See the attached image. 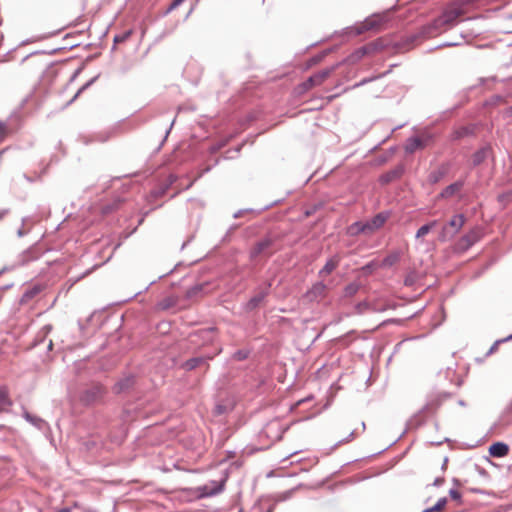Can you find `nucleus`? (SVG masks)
Returning <instances> with one entry per match:
<instances>
[{"instance_id":"obj_1","label":"nucleus","mask_w":512,"mask_h":512,"mask_svg":"<svg viewBox=\"0 0 512 512\" xmlns=\"http://www.w3.org/2000/svg\"><path fill=\"white\" fill-rule=\"evenodd\" d=\"M465 216L463 214H456L452 219L442 227L439 232L438 239L440 242H447L454 238V236L461 230L465 224Z\"/></svg>"},{"instance_id":"obj_2","label":"nucleus","mask_w":512,"mask_h":512,"mask_svg":"<svg viewBox=\"0 0 512 512\" xmlns=\"http://www.w3.org/2000/svg\"><path fill=\"white\" fill-rule=\"evenodd\" d=\"M387 21H388V12L374 14L371 17H368L367 19H365V21L363 22V24L357 30L356 33L360 34L367 30L377 29Z\"/></svg>"},{"instance_id":"obj_3","label":"nucleus","mask_w":512,"mask_h":512,"mask_svg":"<svg viewBox=\"0 0 512 512\" xmlns=\"http://www.w3.org/2000/svg\"><path fill=\"white\" fill-rule=\"evenodd\" d=\"M463 14V9L458 5H451L447 7L441 14L442 21L446 23L448 28L454 26L457 20Z\"/></svg>"},{"instance_id":"obj_4","label":"nucleus","mask_w":512,"mask_h":512,"mask_svg":"<svg viewBox=\"0 0 512 512\" xmlns=\"http://www.w3.org/2000/svg\"><path fill=\"white\" fill-rule=\"evenodd\" d=\"M448 29V26L444 21H442L441 15L433 20L430 24L423 27V35L426 37H433L441 33L442 31Z\"/></svg>"},{"instance_id":"obj_5","label":"nucleus","mask_w":512,"mask_h":512,"mask_svg":"<svg viewBox=\"0 0 512 512\" xmlns=\"http://www.w3.org/2000/svg\"><path fill=\"white\" fill-rule=\"evenodd\" d=\"M340 261L341 257L338 254L333 255L331 258L327 260L324 267L319 271V276L325 277L326 275L331 274L337 268Z\"/></svg>"},{"instance_id":"obj_6","label":"nucleus","mask_w":512,"mask_h":512,"mask_svg":"<svg viewBox=\"0 0 512 512\" xmlns=\"http://www.w3.org/2000/svg\"><path fill=\"white\" fill-rule=\"evenodd\" d=\"M224 487V480L220 482L213 481L210 484H205L201 488L202 496H213L220 493Z\"/></svg>"},{"instance_id":"obj_7","label":"nucleus","mask_w":512,"mask_h":512,"mask_svg":"<svg viewBox=\"0 0 512 512\" xmlns=\"http://www.w3.org/2000/svg\"><path fill=\"white\" fill-rule=\"evenodd\" d=\"M480 238V232L477 230V229H473L471 230L470 232H468L467 234H465L461 239H460V246L463 248V249H468L469 247H471L474 243H476Z\"/></svg>"},{"instance_id":"obj_8","label":"nucleus","mask_w":512,"mask_h":512,"mask_svg":"<svg viewBox=\"0 0 512 512\" xmlns=\"http://www.w3.org/2000/svg\"><path fill=\"white\" fill-rule=\"evenodd\" d=\"M387 219V216L380 213L373 217L371 220L366 221V227L369 234L382 227Z\"/></svg>"},{"instance_id":"obj_9","label":"nucleus","mask_w":512,"mask_h":512,"mask_svg":"<svg viewBox=\"0 0 512 512\" xmlns=\"http://www.w3.org/2000/svg\"><path fill=\"white\" fill-rule=\"evenodd\" d=\"M509 448L502 442L494 443L489 448V453L493 457H504L508 454Z\"/></svg>"},{"instance_id":"obj_10","label":"nucleus","mask_w":512,"mask_h":512,"mask_svg":"<svg viewBox=\"0 0 512 512\" xmlns=\"http://www.w3.org/2000/svg\"><path fill=\"white\" fill-rule=\"evenodd\" d=\"M403 170L404 169L402 166L396 167L395 169L381 175L380 182L382 184H387V183L399 178L402 175Z\"/></svg>"},{"instance_id":"obj_11","label":"nucleus","mask_w":512,"mask_h":512,"mask_svg":"<svg viewBox=\"0 0 512 512\" xmlns=\"http://www.w3.org/2000/svg\"><path fill=\"white\" fill-rule=\"evenodd\" d=\"M424 146V142L419 137H411L407 140L405 144V151L409 154L414 153L416 150L422 148Z\"/></svg>"},{"instance_id":"obj_12","label":"nucleus","mask_w":512,"mask_h":512,"mask_svg":"<svg viewBox=\"0 0 512 512\" xmlns=\"http://www.w3.org/2000/svg\"><path fill=\"white\" fill-rule=\"evenodd\" d=\"M328 75H329V70L321 71V72L311 76L305 83V86L312 87L314 85H319L328 77Z\"/></svg>"},{"instance_id":"obj_13","label":"nucleus","mask_w":512,"mask_h":512,"mask_svg":"<svg viewBox=\"0 0 512 512\" xmlns=\"http://www.w3.org/2000/svg\"><path fill=\"white\" fill-rule=\"evenodd\" d=\"M327 286L323 282L315 283L312 288L308 292V297L310 299H316L324 295Z\"/></svg>"},{"instance_id":"obj_14","label":"nucleus","mask_w":512,"mask_h":512,"mask_svg":"<svg viewBox=\"0 0 512 512\" xmlns=\"http://www.w3.org/2000/svg\"><path fill=\"white\" fill-rule=\"evenodd\" d=\"M462 186H463L462 181H457L455 183H452L441 192L440 197L441 198H449V197L453 196L454 194H456L458 191H460Z\"/></svg>"},{"instance_id":"obj_15","label":"nucleus","mask_w":512,"mask_h":512,"mask_svg":"<svg viewBox=\"0 0 512 512\" xmlns=\"http://www.w3.org/2000/svg\"><path fill=\"white\" fill-rule=\"evenodd\" d=\"M348 233L352 236L358 235L360 233L369 234L368 229L366 227V222H355L348 228Z\"/></svg>"},{"instance_id":"obj_16","label":"nucleus","mask_w":512,"mask_h":512,"mask_svg":"<svg viewBox=\"0 0 512 512\" xmlns=\"http://www.w3.org/2000/svg\"><path fill=\"white\" fill-rule=\"evenodd\" d=\"M438 225L437 220H433L425 225H422L416 232L415 238L420 239L426 236L432 229Z\"/></svg>"},{"instance_id":"obj_17","label":"nucleus","mask_w":512,"mask_h":512,"mask_svg":"<svg viewBox=\"0 0 512 512\" xmlns=\"http://www.w3.org/2000/svg\"><path fill=\"white\" fill-rule=\"evenodd\" d=\"M270 244H271V242L268 239L258 242L251 251V257L255 258V257L259 256L270 246Z\"/></svg>"},{"instance_id":"obj_18","label":"nucleus","mask_w":512,"mask_h":512,"mask_svg":"<svg viewBox=\"0 0 512 512\" xmlns=\"http://www.w3.org/2000/svg\"><path fill=\"white\" fill-rule=\"evenodd\" d=\"M489 152H490L489 148H482V149L478 150L477 152H475L472 157L473 165L477 166V165L481 164L486 159V157L489 155Z\"/></svg>"},{"instance_id":"obj_19","label":"nucleus","mask_w":512,"mask_h":512,"mask_svg":"<svg viewBox=\"0 0 512 512\" xmlns=\"http://www.w3.org/2000/svg\"><path fill=\"white\" fill-rule=\"evenodd\" d=\"M132 383H133L132 376L125 377L115 384L114 390L117 393H120V392L126 390L127 388H129L132 385Z\"/></svg>"},{"instance_id":"obj_20","label":"nucleus","mask_w":512,"mask_h":512,"mask_svg":"<svg viewBox=\"0 0 512 512\" xmlns=\"http://www.w3.org/2000/svg\"><path fill=\"white\" fill-rule=\"evenodd\" d=\"M11 406V400L5 388H0V412L8 410Z\"/></svg>"},{"instance_id":"obj_21","label":"nucleus","mask_w":512,"mask_h":512,"mask_svg":"<svg viewBox=\"0 0 512 512\" xmlns=\"http://www.w3.org/2000/svg\"><path fill=\"white\" fill-rule=\"evenodd\" d=\"M24 418L29 423H31L32 425H34L35 427H37L40 430L44 429L46 426V422L44 420H42L41 418H38L36 416H33V415L29 414L28 412L24 413Z\"/></svg>"},{"instance_id":"obj_22","label":"nucleus","mask_w":512,"mask_h":512,"mask_svg":"<svg viewBox=\"0 0 512 512\" xmlns=\"http://www.w3.org/2000/svg\"><path fill=\"white\" fill-rule=\"evenodd\" d=\"M204 362H205L204 357H194V358L187 360L183 364V367L185 370H193L194 368L198 367L200 364H202Z\"/></svg>"},{"instance_id":"obj_23","label":"nucleus","mask_w":512,"mask_h":512,"mask_svg":"<svg viewBox=\"0 0 512 512\" xmlns=\"http://www.w3.org/2000/svg\"><path fill=\"white\" fill-rule=\"evenodd\" d=\"M447 504V499L445 497L440 498L434 506L424 510L423 512H438L441 511Z\"/></svg>"},{"instance_id":"obj_24","label":"nucleus","mask_w":512,"mask_h":512,"mask_svg":"<svg viewBox=\"0 0 512 512\" xmlns=\"http://www.w3.org/2000/svg\"><path fill=\"white\" fill-rule=\"evenodd\" d=\"M399 259V256L397 254H391L387 257H385L381 263V267H390L394 265Z\"/></svg>"},{"instance_id":"obj_25","label":"nucleus","mask_w":512,"mask_h":512,"mask_svg":"<svg viewBox=\"0 0 512 512\" xmlns=\"http://www.w3.org/2000/svg\"><path fill=\"white\" fill-rule=\"evenodd\" d=\"M358 288H359V286L356 283L349 284L345 288L346 295H348V296L354 295L358 291Z\"/></svg>"},{"instance_id":"obj_26","label":"nucleus","mask_w":512,"mask_h":512,"mask_svg":"<svg viewBox=\"0 0 512 512\" xmlns=\"http://www.w3.org/2000/svg\"><path fill=\"white\" fill-rule=\"evenodd\" d=\"M130 35H131V31H126L121 35H116L114 37V42L115 43L124 42L125 40H127L130 37Z\"/></svg>"},{"instance_id":"obj_27","label":"nucleus","mask_w":512,"mask_h":512,"mask_svg":"<svg viewBox=\"0 0 512 512\" xmlns=\"http://www.w3.org/2000/svg\"><path fill=\"white\" fill-rule=\"evenodd\" d=\"M262 299H263V295H258V296L253 297V298L249 301V303H248L249 307H250V308H255V307H257V306H258V304L262 301Z\"/></svg>"},{"instance_id":"obj_28","label":"nucleus","mask_w":512,"mask_h":512,"mask_svg":"<svg viewBox=\"0 0 512 512\" xmlns=\"http://www.w3.org/2000/svg\"><path fill=\"white\" fill-rule=\"evenodd\" d=\"M185 0H173V2L170 4V6L167 9V13L171 12L172 10L176 9L178 6H180Z\"/></svg>"},{"instance_id":"obj_29","label":"nucleus","mask_w":512,"mask_h":512,"mask_svg":"<svg viewBox=\"0 0 512 512\" xmlns=\"http://www.w3.org/2000/svg\"><path fill=\"white\" fill-rule=\"evenodd\" d=\"M185 0H173V2L170 4V6L167 9V13L171 12L172 10L176 9L178 6H180Z\"/></svg>"},{"instance_id":"obj_30","label":"nucleus","mask_w":512,"mask_h":512,"mask_svg":"<svg viewBox=\"0 0 512 512\" xmlns=\"http://www.w3.org/2000/svg\"><path fill=\"white\" fill-rule=\"evenodd\" d=\"M185 0H173V2L170 4V6L167 9V13L171 12L172 10L176 9L178 6H180Z\"/></svg>"},{"instance_id":"obj_31","label":"nucleus","mask_w":512,"mask_h":512,"mask_svg":"<svg viewBox=\"0 0 512 512\" xmlns=\"http://www.w3.org/2000/svg\"><path fill=\"white\" fill-rule=\"evenodd\" d=\"M449 495H450V497H451L452 499H454V500H458V499H460V497H461L460 493H459L457 490H455V489H451V490L449 491Z\"/></svg>"},{"instance_id":"obj_32","label":"nucleus","mask_w":512,"mask_h":512,"mask_svg":"<svg viewBox=\"0 0 512 512\" xmlns=\"http://www.w3.org/2000/svg\"><path fill=\"white\" fill-rule=\"evenodd\" d=\"M93 82V80H91L90 82L86 83L84 86H82L78 92L75 94V96L73 97V99L71 101H74L79 95L80 93L85 90L91 83Z\"/></svg>"},{"instance_id":"obj_33","label":"nucleus","mask_w":512,"mask_h":512,"mask_svg":"<svg viewBox=\"0 0 512 512\" xmlns=\"http://www.w3.org/2000/svg\"><path fill=\"white\" fill-rule=\"evenodd\" d=\"M366 51H367V48H366V47H362V48H360V49L356 52V54H357V56H358V57H361V56H363V55H365V54H366Z\"/></svg>"},{"instance_id":"obj_34","label":"nucleus","mask_w":512,"mask_h":512,"mask_svg":"<svg viewBox=\"0 0 512 512\" xmlns=\"http://www.w3.org/2000/svg\"><path fill=\"white\" fill-rule=\"evenodd\" d=\"M235 357L238 359V360H242V359H245L246 358V354L243 353V352H237L235 354Z\"/></svg>"},{"instance_id":"obj_35","label":"nucleus","mask_w":512,"mask_h":512,"mask_svg":"<svg viewBox=\"0 0 512 512\" xmlns=\"http://www.w3.org/2000/svg\"><path fill=\"white\" fill-rule=\"evenodd\" d=\"M511 339H512V334H511V335H509V336H508L507 338H505V339L497 340V341L495 342V345H498V344H500V343H503V342L508 341V340H511Z\"/></svg>"},{"instance_id":"obj_36","label":"nucleus","mask_w":512,"mask_h":512,"mask_svg":"<svg viewBox=\"0 0 512 512\" xmlns=\"http://www.w3.org/2000/svg\"><path fill=\"white\" fill-rule=\"evenodd\" d=\"M444 482L443 478H436L433 485L434 486H440Z\"/></svg>"},{"instance_id":"obj_37","label":"nucleus","mask_w":512,"mask_h":512,"mask_svg":"<svg viewBox=\"0 0 512 512\" xmlns=\"http://www.w3.org/2000/svg\"><path fill=\"white\" fill-rule=\"evenodd\" d=\"M25 233H26V232H25L22 228H20V229L17 231V234H18V236H19V237L24 236V235H25Z\"/></svg>"},{"instance_id":"obj_38","label":"nucleus","mask_w":512,"mask_h":512,"mask_svg":"<svg viewBox=\"0 0 512 512\" xmlns=\"http://www.w3.org/2000/svg\"><path fill=\"white\" fill-rule=\"evenodd\" d=\"M373 268V263H369L363 267V270H371Z\"/></svg>"},{"instance_id":"obj_39","label":"nucleus","mask_w":512,"mask_h":512,"mask_svg":"<svg viewBox=\"0 0 512 512\" xmlns=\"http://www.w3.org/2000/svg\"><path fill=\"white\" fill-rule=\"evenodd\" d=\"M56 512H71V509L70 508H62Z\"/></svg>"},{"instance_id":"obj_40","label":"nucleus","mask_w":512,"mask_h":512,"mask_svg":"<svg viewBox=\"0 0 512 512\" xmlns=\"http://www.w3.org/2000/svg\"><path fill=\"white\" fill-rule=\"evenodd\" d=\"M5 130V125L0 122V133H3Z\"/></svg>"},{"instance_id":"obj_41","label":"nucleus","mask_w":512,"mask_h":512,"mask_svg":"<svg viewBox=\"0 0 512 512\" xmlns=\"http://www.w3.org/2000/svg\"><path fill=\"white\" fill-rule=\"evenodd\" d=\"M35 293L36 291H30L29 293L27 292L25 296H33Z\"/></svg>"},{"instance_id":"obj_42","label":"nucleus","mask_w":512,"mask_h":512,"mask_svg":"<svg viewBox=\"0 0 512 512\" xmlns=\"http://www.w3.org/2000/svg\"><path fill=\"white\" fill-rule=\"evenodd\" d=\"M366 82H367V80H363V81H361L359 84H357L356 86L362 85V84H364V83H366Z\"/></svg>"},{"instance_id":"obj_43","label":"nucleus","mask_w":512,"mask_h":512,"mask_svg":"<svg viewBox=\"0 0 512 512\" xmlns=\"http://www.w3.org/2000/svg\"><path fill=\"white\" fill-rule=\"evenodd\" d=\"M353 437H354V432H351L349 435V439H353Z\"/></svg>"},{"instance_id":"obj_44","label":"nucleus","mask_w":512,"mask_h":512,"mask_svg":"<svg viewBox=\"0 0 512 512\" xmlns=\"http://www.w3.org/2000/svg\"><path fill=\"white\" fill-rule=\"evenodd\" d=\"M5 214H6V212H5V211L0 212V218H2Z\"/></svg>"},{"instance_id":"obj_45","label":"nucleus","mask_w":512,"mask_h":512,"mask_svg":"<svg viewBox=\"0 0 512 512\" xmlns=\"http://www.w3.org/2000/svg\"><path fill=\"white\" fill-rule=\"evenodd\" d=\"M218 412L221 413L220 406H217Z\"/></svg>"},{"instance_id":"obj_46","label":"nucleus","mask_w":512,"mask_h":512,"mask_svg":"<svg viewBox=\"0 0 512 512\" xmlns=\"http://www.w3.org/2000/svg\"><path fill=\"white\" fill-rule=\"evenodd\" d=\"M267 512H272V509H269Z\"/></svg>"}]
</instances>
